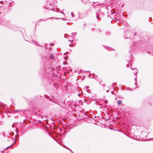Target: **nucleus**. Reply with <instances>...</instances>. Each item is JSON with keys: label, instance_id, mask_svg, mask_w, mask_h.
<instances>
[{"label": "nucleus", "instance_id": "obj_1", "mask_svg": "<svg viewBox=\"0 0 153 153\" xmlns=\"http://www.w3.org/2000/svg\"><path fill=\"white\" fill-rule=\"evenodd\" d=\"M117 103H118V104H119V105H121V104L122 103V102L120 100H119L118 101Z\"/></svg>", "mask_w": 153, "mask_h": 153}, {"label": "nucleus", "instance_id": "obj_2", "mask_svg": "<svg viewBox=\"0 0 153 153\" xmlns=\"http://www.w3.org/2000/svg\"><path fill=\"white\" fill-rule=\"evenodd\" d=\"M136 70V71L134 73L135 74H136L137 73V71L136 70Z\"/></svg>", "mask_w": 153, "mask_h": 153}, {"label": "nucleus", "instance_id": "obj_3", "mask_svg": "<svg viewBox=\"0 0 153 153\" xmlns=\"http://www.w3.org/2000/svg\"><path fill=\"white\" fill-rule=\"evenodd\" d=\"M66 62H64V63H63V64L64 65H65L66 64Z\"/></svg>", "mask_w": 153, "mask_h": 153}, {"label": "nucleus", "instance_id": "obj_4", "mask_svg": "<svg viewBox=\"0 0 153 153\" xmlns=\"http://www.w3.org/2000/svg\"><path fill=\"white\" fill-rule=\"evenodd\" d=\"M51 58L52 59H54L53 58V57H52V56H51Z\"/></svg>", "mask_w": 153, "mask_h": 153}, {"label": "nucleus", "instance_id": "obj_5", "mask_svg": "<svg viewBox=\"0 0 153 153\" xmlns=\"http://www.w3.org/2000/svg\"><path fill=\"white\" fill-rule=\"evenodd\" d=\"M106 91H107V92H108L109 91V90H107Z\"/></svg>", "mask_w": 153, "mask_h": 153}, {"label": "nucleus", "instance_id": "obj_6", "mask_svg": "<svg viewBox=\"0 0 153 153\" xmlns=\"http://www.w3.org/2000/svg\"><path fill=\"white\" fill-rule=\"evenodd\" d=\"M73 15V14H72V16L73 17V16H74Z\"/></svg>", "mask_w": 153, "mask_h": 153}, {"label": "nucleus", "instance_id": "obj_7", "mask_svg": "<svg viewBox=\"0 0 153 153\" xmlns=\"http://www.w3.org/2000/svg\"><path fill=\"white\" fill-rule=\"evenodd\" d=\"M71 15L72 16V13H71Z\"/></svg>", "mask_w": 153, "mask_h": 153}, {"label": "nucleus", "instance_id": "obj_8", "mask_svg": "<svg viewBox=\"0 0 153 153\" xmlns=\"http://www.w3.org/2000/svg\"><path fill=\"white\" fill-rule=\"evenodd\" d=\"M97 18H98V16H97Z\"/></svg>", "mask_w": 153, "mask_h": 153}]
</instances>
